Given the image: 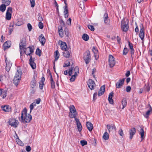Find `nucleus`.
Here are the masks:
<instances>
[{
	"mask_svg": "<svg viewBox=\"0 0 152 152\" xmlns=\"http://www.w3.org/2000/svg\"><path fill=\"white\" fill-rule=\"evenodd\" d=\"M34 49L30 46H29L28 48H25L24 50V53L26 55L30 56L29 60V64L33 69H34L36 68V64L32 59L31 55V53L34 52Z\"/></svg>",
	"mask_w": 152,
	"mask_h": 152,
	"instance_id": "nucleus-1",
	"label": "nucleus"
},
{
	"mask_svg": "<svg viewBox=\"0 0 152 152\" xmlns=\"http://www.w3.org/2000/svg\"><path fill=\"white\" fill-rule=\"evenodd\" d=\"M27 109L25 107L22 112L20 118H19L20 121L24 123L30 122L32 119L31 115L29 114L27 115Z\"/></svg>",
	"mask_w": 152,
	"mask_h": 152,
	"instance_id": "nucleus-2",
	"label": "nucleus"
},
{
	"mask_svg": "<svg viewBox=\"0 0 152 152\" xmlns=\"http://www.w3.org/2000/svg\"><path fill=\"white\" fill-rule=\"evenodd\" d=\"M129 21L127 19H124L121 21V28L123 31L126 32L129 28Z\"/></svg>",
	"mask_w": 152,
	"mask_h": 152,
	"instance_id": "nucleus-3",
	"label": "nucleus"
},
{
	"mask_svg": "<svg viewBox=\"0 0 152 152\" xmlns=\"http://www.w3.org/2000/svg\"><path fill=\"white\" fill-rule=\"evenodd\" d=\"M70 112L69 113V116L71 118H74L75 120L77 113L75 107L73 105L70 106L69 107Z\"/></svg>",
	"mask_w": 152,
	"mask_h": 152,
	"instance_id": "nucleus-4",
	"label": "nucleus"
},
{
	"mask_svg": "<svg viewBox=\"0 0 152 152\" xmlns=\"http://www.w3.org/2000/svg\"><path fill=\"white\" fill-rule=\"evenodd\" d=\"M83 58L86 64H88L90 61L91 56L90 51L87 50L84 54Z\"/></svg>",
	"mask_w": 152,
	"mask_h": 152,
	"instance_id": "nucleus-5",
	"label": "nucleus"
},
{
	"mask_svg": "<svg viewBox=\"0 0 152 152\" xmlns=\"http://www.w3.org/2000/svg\"><path fill=\"white\" fill-rule=\"evenodd\" d=\"M109 65L110 67L114 66L115 64V61L113 56L112 55H109Z\"/></svg>",
	"mask_w": 152,
	"mask_h": 152,
	"instance_id": "nucleus-6",
	"label": "nucleus"
},
{
	"mask_svg": "<svg viewBox=\"0 0 152 152\" xmlns=\"http://www.w3.org/2000/svg\"><path fill=\"white\" fill-rule=\"evenodd\" d=\"M12 12V8L9 7L7 8L6 14V19L7 20H10L12 16L11 13Z\"/></svg>",
	"mask_w": 152,
	"mask_h": 152,
	"instance_id": "nucleus-7",
	"label": "nucleus"
},
{
	"mask_svg": "<svg viewBox=\"0 0 152 152\" xmlns=\"http://www.w3.org/2000/svg\"><path fill=\"white\" fill-rule=\"evenodd\" d=\"M9 125L13 126L15 128L17 127L18 125V120H16L13 118L10 119L9 121Z\"/></svg>",
	"mask_w": 152,
	"mask_h": 152,
	"instance_id": "nucleus-8",
	"label": "nucleus"
},
{
	"mask_svg": "<svg viewBox=\"0 0 152 152\" xmlns=\"http://www.w3.org/2000/svg\"><path fill=\"white\" fill-rule=\"evenodd\" d=\"M140 33L139 34V37L141 39L142 41H143V39L144 37V27L142 24L141 23L140 25Z\"/></svg>",
	"mask_w": 152,
	"mask_h": 152,
	"instance_id": "nucleus-9",
	"label": "nucleus"
},
{
	"mask_svg": "<svg viewBox=\"0 0 152 152\" xmlns=\"http://www.w3.org/2000/svg\"><path fill=\"white\" fill-rule=\"evenodd\" d=\"M26 39L25 38L22 39L19 44L20 49V50H23L26 45Z\"/></svg>",
	"mask_w": 152,
	"mask_h": 152,
	"instance_id": "nucleus-10",
	"label": "nucleus"
},
{
	"mask_svg": "<svg viewBox=\"0 0 152 152\" xmlns=\"http://www.w3.org/2000/svg\"><path fill=\"white\" fill-rule=\"evenodd\" d=\"M5 61L6 63L5 69L7 72H8L10 70L12 66V63H11L10 61L7 60L6 57Z\"/></svg>",
	"mask_w": 152,
	"mask_h": 152,
	"instance_id": "nucleus-11",
	"label": "nucleus"
},
{
	"mask_svg": "<svg viewBox=\"0 0 152 152\" xmlns=\"http://www.w3.org/2000/svg\"><path fill=\"white\" fill-rule=\"evenodd\" d=\"M87 84L88 87L91 90H93L94 89V86L95 85V84L94 81L92 79H89Z\"/></svg>",
	"mask_w": 152,
	"mask_h": 152,
	"instance_id": "nucleus-12",
	"label": "nucleus"
},
{
	"mask_svg": "<svg viewBox=\"0 0 152 152\" xmlns=\"http://www.w3.org/2000/svg\"><path fill=\"white\" fill-rule=\"evenodd\" d=\"M125 78L120 79L116 83V86L117 88H121L124 85Z\"/></svg>",
	"mask_w": 152,
	"mask_h": 152,
	"instance_id": "nucleus-13",
	"label": "nucleus"
},
{
	"mask_svg": "<svg viewBox=\"0 0 152 152\" xmlns=\"http://www.w3.org/2000/svg\"><path fill=\"white\" fill-rule=\"evenodd\" d=\"M136 129L134 128H132L129 131V132L130 135L129 138L131 140L134 136L136 133Z\"/></svg>",
	"mask_w": 152,
	"mask_h": 152,
	"instance_id": "nucleus-14",
	"label": "nucleus"
},
{
	"mask_svg": "<svg viewBox=\"0 0 152 152\" xmlns=\"http://www.w3.org/2000/svg\"><path fill=\"white\" fill-rule=\"evenodd\" d=\"M107 127L110 133V132H114L116 130V127L113 124H108Z\"/></svg>",
	"mask_w": 152,
	"mask_h": 152,
	"instance_id": "nucleus-15",
	"label": "nucleus"
},
{
	"mask_svg": "<svg viewBox=\"0 0 152 152\" xmlns=\"http://www.w3.org/2000/svg\"><path fill=\"white\" fill-rule=\"evenodd\" d=\"M64 4L66 5L64 7V13L65 17L67 18L68 16V9L67 6V4L66 3V0H64Z\"/></svg>",
	"mask_w": 152,
	"mask_h": 152,
	"instance_id": "nucleus-16",
	"label": "nucleus"
},
{
	"mask_svg": "<svg viewBox=\"0 0 152 152\" xmlns=\"http://www.w3.org/2000/svg\"><path fill=\"white\" fill-rule=\"evenodd\" d=\"M75 121L76 122V124L77 125L78 130L79 132H80L82 129V127L81 123L79 121V119L77 118H75Z\"/></svg>",
	"mask_w": 152,
	"mask_h": 152,
	"instance_id": "nucleus-17",
	"label": "nucleus"
},
{
	"mask_svg": "<svg viewBox=\"0 0 152 152\" xmlns=\"http://www.w3.org/2000/svg\"><path fill=\"white\" fill-rule=\"evenodd\" d=\"M39 39L42 44V45H44L45 43L46 39L42 34H41L39 37Z\"/></svg>",
	"mask_w": 152,
	"mask_h": 152,
	"instance_id": "nucleus-18",
	"label": "nucleus"
},
{
	"mask_svg": "<svg viewBox=\"0 0 152 152\" xmlns=\"http://www.w3.org/2000/svg\"><path fill=\"white\" fill-rule=\"evenodd\" d=\"M114 94V93L113 92H112L109 95L108 100L109 103L111 104H113V100L112 99V97Z\"/></svg>",
	"mask_w": 152,
	"mask_h": 152,
	"instance_id": "nucleus-19",
	"label": "nucleus"
},
{
	"mask_svg": "<svg viewBox=\"0 0 152 152\" xmlns=\"http://www.w3.org/2000/svg\"><path fill=\"white\" fill-rule=\"evenodd\" d=\"M105 90V86H102L100 89L99 90V91L98 92V95L99 96H101L103 94H104V92Z\"/></svg>",
	"mask_w": 152,
	"mask_h": 152,
	"instance_id": "nucleus-20",
	"label": "nucleus"
},
{
	"mask_svg": "<svg viewBox=\"0 0 152 152\" xmlns=\"http://www.w3.org/2000/svg\"><path fill=\"white\" fill-rule=\"evenodd\" d=\"M3 110L5 112H9L11 111V107L8 105H5L1 107Z\"/></svg>",
	"mask_w": 152,
	"mask_h": 152,
	"instance_id": "nucleus-21",
	"label": "nucleus"
},
{
	"mask_svg": "<svg viewBox=\"0 0 152 152\" xmlns=\"http://www.w3.org/2000/svg\"><path fill=\"white\" fill-rule=\"evenodd\" d=\"M58 31L59 35L61 37H62L64 36V31L61 26L60 25L58 27Z\"/></svg>",
	"mask_w": 152,
	"mask_h": 152,
	"instance_id": "nucleus-22",
	"label": "nucleus"
},
{
	"mask_svg": "<svg viewBox=\"0 0 152 152\" xmlns=\"http://www.w3.org/2000/svg\"><path fill=\"white\" fill-rule=\"evenodd\" d=\"M104 23L106 25H108L110 23V20L108 19L107 14L105 13L104 16Z\"/></svg>",
	"mask_w": 152,
	"mask_h": 152,
	"instance_id": "nucleus-23",
	"label": "nucleus"
},
{
	"mask_svg": "<svg viewBox=\"0 0 152 152\" xmlns=\"http://www.w3.org/2000/svg\"><path fill=\"white\" fill-rule=\"evenodd\" d=\"M50 81L51 84V87L52 89H54L55 88V83L53 81V79L52 78L51 74L50 73Z\"/></svg>",
	"mask_w": 152,
	"mask_h": 152,
	"instance_id": "nucleus-24",
	"label": "nucleus"
},
{
	"mask_svg": "<svg viewBox=\"0 0 152 152\" xmlns=\"http://www.w3.org/2000/svg\"><path fill=\"white\" fill-rule=\"evenodd\" d=\"M86 126L87 128L90 132L92 131L93 128V125L90 122H86Z\"/></svg>",
	"mask_w": 152,
	"mask_h": 152,
	"instance_id": "nucleus-25",
	"label": "nucleus"
},
{
	"mask_svg": "<svg viewBox=\"0 0 152 152\" xmlns=\"http://www.w3.org/2000/svg\"><path fill=\"white\" fill-rule=\"evenodd\" d=\"M22 75V71L20 69H18L17 72L16 73L15 76V77H16L17 78L21 79V76Z\"/></svg>",
	"mask_w": 152,
	"mask_h": 152,
	"instance_id": "nucleus-26",
	"label": "nucleus"
},
{
	"mask_svg": "<svg viewBox=\"0 0 152 152\" xmlns=\"http://www.w3.org/2000/svg\"><path fill=\"white\" fill-rule=\"evenodd\" d=\"M61 47L62 50H67V45L66 43L64 42L61 41Z\"/></svg>",
	"mask_w": 152,
	"mask_h": 152,
	"instance_id": "nucleus-27",
	"label": "nucleus"
},
{
	"mask_svg": "<svg viewBox=\"0 0 152 152\" xmlns=\"http://www.w3.org/2000/svg\"><path fill=\"white\" fill-rule=\"evenodd\" d=\"M152 113V109L151 107L150 106L149 109L146 112L145 114L144 115V117L146 118H148L149 115Z\"/></svg>",
	"mask_w": 152,
	"mask_h": 152,
	"instance_id": "nucleus-28",
	"label": "nucleus"
},
{
	"mask_svg": "<svg viewBox=\"0 0 152 152\" xmlns=\"http://www.w3.org/2000/svg\"><path fill=\"white\" fill-rule=\"evenodd\" d=\"M21 79L17 78L16 77H14L13 80V83L16 86H17L19 83Z\"/></svg>",
	"mask_w": 152,
	"mask_h": 152,
	"instance_id": "nucleus-29",
	"label": "nucleus"
},
{
	"mask_svg": "<svg viewBox=\"0 0 152 152\" xmlns=\"http://www.w3.org/2000/svg\"><path fill=\"white\" fill-rule=\"evenodd\" d=\"M11 45V42L10 41H7L5 42L4 44V49L5 50L9 48Z\"/></svg>",
	"mask_w": 152,
	"mask_h": 152,
	"instance_id": "nucleus-30",
	"label": "nucleus"
},
{
	"mask_svg": "<svg viewBox=\"0 0 152 152\" xmlns=\"http://www.w3.org/2000/svg\"><path fill=\"white\" fill-rule=\"evenodd\" d=\"M141 128V129L140 130V134L141 136V141H142L145 138L144 136V131L143 128Z\"/></svg>",
	"mask_w": 152,
	"mask_h": 152,
	"instance_id": "nucleus-31",
	"label": "nucleus"
},
{
	"mask_svg": "<svg viewBox=\"0 0 152 152\" xmlns=\"http://www.w3.org/2000/svg\"><path fill=\"white\" fill-rule=\"evenodd\" d=\"M64 56L66 58H69L70 56V54L69 52L67 50H64V52L63 53Z\"/></svg>",
	"mask_w": 152,
	"mask_h": 152,
	"instance_id": "nucleus-32",
	"label": "nucleus"
},
{
	"mask_svg": "<svg viewBox=\"0 0 152 152\" xmlns=\"http://www.w3.org/2000/svg\"><path fill=\"white\" fill-rule=\"evenodd\" d=\"M6 6L4 4H1L0 6V10L2 12H4L6 10Z\"/></svg>",
	"mask_w": 152,
	"mask_h": 152,
	"instance_id": "nucleus-33",
	"label": "nucleus"
},
{
	"mask_svg": "<svg viewBox=\"0 0 152 152\" xmlns=\"http://www.w3.org/2000/svg\"><path fill=\"white\" fill-rule=\"evenodd\" d=\"M59 54L58 50H56L55 52L54 57L55 58V61H56L59 58Z\"/></svg>",
	"mask_w": 152,
	"mask_h": 152,
	"instance_id": "nucleus-34",
	"label": "nucleus"
},
{
	"mask_svg": "<svg viewBox=\"0 0 152 152\" xmlns=\"http://www.w3.org/2000/svg\"><path fill=\"white\" fill-rule=\"evenodd\" d=\"M82 39L85 41H88L89 39V36L86 34H84L82 37Z\"/></svg>",
	"mask_w": 152,
	"mask_h": 152,
	"instance_id": "nucleus-35",
	"label": "nucleus"
},
{
	"mask_svg": "<svg viewBox=\"0 0 152 152\" xmlns=\"http://www.w3.org/2000/svg\"><path fill=\"white\" fill-rule=\"evenodd\" d=\"M109 134L107 132H105L103 136V138L105 140H108L109 139Z\"/></svg>",
	"mask_w": 152,
	"mask_h": 152,
	"instance_id": "nucleus-36",
	"label": "nucleus"
},
{
	"mask_svg": "<svg viewBox=\"0 0 152 152\" xmlns=\"http://www.w3.org/2000/svg\"><path fill=\"white\" fill-rule=\"evenodd\" d=\"M122 104L123 105L122 109H123L126 105L127 102L126 99H123L122 101Z\"/></svg>",
	"mask_w": 152,
	"mask_h": 152,
	"instance_id": "nucleus-37",
	"label": "nucleus"
},
{
	"mask_svg": "<svg viewBox=\"0 0 152 152\" xmlns=\"http://www.w3.org/2000/svg\"><path fill=\"white\" fill-rule=\"evenodd\" d=\"M2 3L5 4L7 6L9 5L11 3V0H2Z\"/></svg>",
	"mask_w": 152,
	"mask_h": 152,
	"instance_id": "nucleus-38",
	"label": "nucleus"
},
{
	"mask_svg": "<svg viewBox=\"0 0 152 152\" xmlns=\"http://www.w3.org/2000/svg\"><path fill=\"white\" fill-rule=\"evenodd\" d=\"M36 81L35 80H33L31 81V87L32 88H33L35 86H36Z\"/></svg>",
	"mask_w": 152,
	"mask_h": 152,
	"instance_id": "nucleus-39",
	"label": "nucleus"
},
{
	"mask_svg": "<svg viewBox=\"0 0 152 152\" xmlns=\"http://www.w3.org/2000/svg\"><path fill=\"white\" fill-rule=\"evenodd\" d=\"M36 54L39 56H40L41 55V51L38 48L36 49Z\"/></svg>",
	"mask_w": 152,
	"mask_h": 152,
	"instance_id": "nucleus-40",
	"label": "nucleus"
},
{
	"mask_svg": "<svg viewBox=\"0 0 152 152\" xmlns=\"http://www.w3.org/2000/svg\"><path fill=\"white\" fill-rule=\"evenodd\" d=\"M75 74L77 75V74L79 73V68L77 66H76L74 68Z\"/></svg>",
	"mask_w": 152,
	"mask_h": 152,
	"instance_id": "nucleus-41",
	"label": "nucleus"
},
{
	"mask_svg": "<svg viewBox=\"0 0 152 152\" xmlns=\"http://www.w3.org/2000/svg\"><path fill=\"white\" fill-rule=\"evenodd\" d=\"M128 52V49L126 48V46L124 48L123 51V54L124 55H126Z\"/></svg>",
	"mask_w": 152,
	"mask_h": 152,
	"instance_id": "nucleus-42",
	"label": "nucleus"
},
{
	"mask_svg": "<svg viewBox=\"0 0 152 152\" xmlns=\"http://www.w3.org/2000/svg\"><path fill=\"white\" fill-rule=\"evenodd\" d=\"M92 51L94 54V56L95 57V54H96L98 53V50L95 47H93L92 49Z\"/></svg>",
	"mask_w": 152,
	"mask_h": 152,
	"instance_id": "nucleus-43",
	"label": "nucleus"
},
{
	"mask_svg": "<svg viewBox=\"0 0 152 152\" xmlns=\"http://www.w3.org/2000/svg\"><path fill=\"white\" fill-rule=\"evenodd\" d=\"M65 34L66 37H68L69 36V32L68 28L66 27H65L64 29Z\"/></svg>",
	"mask_w": 152,
	"mask_h": 152,
	"instance_id": "nucleus-44",
	"label": "nucleus"
},
{
	"mask_svg": "<svg viewBox=\"0 0 152 152\" xmlns=\"http://www.w3.org/2000/svg\"><path fill=\"white\" fill-rule=\"evenodd\" d=\"M77 75L74 74V75H72L71 76L70 79V81L71 82H73L75 80L76 77Z\"/></svg>",
	"mask_w": 152,
	"mask_h": 152,
	"instance_id": "nucleus-45",
	"label": "nucleus"
},
{
	"mask_svg": "<svg viewBox=\"0 0 152 152\" xmlns=\"http://www.w3.org/2000/svg\"><path fill=\"white\" fill-rule=\"evenodd\" d=\"M88 29H90L92 31H94V26L91 25H88Z\"/></svg>",
	"mask_w": 152,
	"mask_h": 152,
	"instance_id": "nucleus-46",
	"label": "nucleus"
},
{
	"mask_svg": "<svg viewBox=\"0 0 152 152\" xmlns=\"http://www.w3.org/2000/svg\"><path fill=\"white\" fill-rule=\"evenodd\" d=\"M73 67H71L70 69L69 70L68 73L69 76H71L72 74V71L73 70Z\"/></svg>",
	"mask_w": 152,
	"mask_h": 152,
	"instance_id": "nucleus-47",
	"label": "nucleus"
},
{
	"mask_svg": "<svg viewBox=\"0 0 152 152\" xmlns=\"http://www.w3.org/2000/svg\"><path fill=\"white\" fill-rule=\"evenodd\" d=\"M80 143L82 146H84L87 144V142L86 140H82L80 141Z\"/></svg>",
	"mask_w": 152,
	"mask_h": 152,
	"instance_id": "nucleus-48",
	"label": "nucleus"
},
{
	"mask_svg": "<svg viewBox=\"0 0 152 152\" xmlns=\"http://www.w3.org/2000/svg\"><path fill=\"white\" fill-rule=\"evenodd\" d=\"M129 43V48L131 50H134L133 48V44L130 42L128 41Z\"/></svg>",
	"mask_w": 152,
	"mask_h": 152,
	"instance_id": "nucleus-49",
	"label": "nucleus"
},
{
	"mask_svg": "<svg viewBox=\"0 0 152 152\" xmlns=\"http://www.w3.org/2000/svg\"><path fill=\"white\" fill-rule=\"evenodd\" d=\"M7 91L6 90H4L2 94H3V99L5 98L7 96Z\"/></svg>",
	"mask_w": 152,
	"mask_h": 152,
	"instance_id": "nucleus-50",
	"label": "nucleus"
},
{
	"mask_svg": "<svg viewBox=\"0 0 152 152\" xmlns=\"http://www.w3.org/2000/svg\"><path fill=\"white\" fill-rule=\"evenodd\" d=\"M30 2L31 4V7H33L35 6V1L34 0H30Z\"/></svg>",
	"mask_w": 152,
	"mask_h": 152,
	"instance_id": "nucleus-51",
	"label": "nucleus"
},
{
	"mask_svg": "<svg viewBox=\"0 0 152 152\" xmlns=\"http://www.w3.org/2000/svg\"><path fill=\"white\" fill-rule=\"evenodd\" d=\"M118 134H119L122 137H123V136L124 135V132L122 130V129H120L118 131Z\"/></svg>",
	"mask_w": 152,
	"mask_h": 152,
	"instance_id": "nucleus-52",
	"label": "nucleus"
},
{
	"mask_svg": "<svg viewBox=\"0 0 152 152\" xmlns=\"http://www.w3.org/2000/svg\"><path fill=\"white\" fill-rule=\"evenodd\" d=\"M38 26L39 28L41 29H42L44 27L43 24L41 22H39V23Z\"/></svg>",
	"mask_w": 152,
	"mask_h": 152,
	"instance_id": "nucleus-53",
	"label": "nucleus"
},
{
	"mask_svg": "<svg viewBox=\"0 0 152 152\" xmlns=\"http://www.w3.org/2000/svg\"><path fill=\"white\" fill-rule=\"evenodd\" d=\"M27 27L29 31H31L32 29V27L30 23H28L27 24Z\"/></svg>",
	"mask_w": 152,
	"mask_h": 152,
	"instance_id": "nucleus-54",
	"label": "nucleus"
},
{
	"mask_svg": "<svg viewBox=\"0 0 152 152\" xmlns=\"http://www.w3.org/2000/svg\"><path fill=\"white\" fill-rule=\"evenodd\" d=\"M134 50H131L130 51V53L131 55V56L132 60H133V55H134Z\"/></svg>",
	"mask_w": 152,
	"mask_h": 152,
	"instance_id": "nucleus-55",
	"label": "nucleus"
},
{
	"mask_svg": "<svg viewBox=\"0 0 152 152\" xmlns=\"http://www.w3.org/2000/svg\"><path fill=\"white\" fill-rule=\"evenodd\" d=\"M41 14L40 13H39L38 15L39 16L38 20L39 21V22H41L43 20L42 17L41 16Z\"/></svg>",
	"mask_w": 152,
	"mask_h": 152,
	"instance_id": "nucleus-56",
	"label": "nucleus"
},
{
	"mask_svg": "<svg viewBox=\"0 0 152 152\" xmlns=\"http://www.w3.org/2000/svg\"><path fill=\"white\" fill-rule=\"evenodd\" d=\"M10 28H9V33L10 34H11L12 32V31L13 29V25H12V26H10Z\"/></svg>",
	"mask_w": 152,
	"mask_h": 152,
	"instance_id": "nucleus-57",
	"label": "nucleus"
},
{
	"mask_svg": "<svg viewBox=\"0 0 152 152\" xmlns=\"http://www.w3.org/2000/svg\"><path fill=\"white\" fill-rule=\"evenodd\" d=\"M26 151L27 152H30L31 150V148L30 146L28 145V146H27L26 147Z\"/></svg>",
	"mask_w": 152,
	"mask_h": 152,
	"instance_id": "nucleus-58",
	"label": "nucleus"
},
{
	"mask_svg": "<svg viewBox=\"0 0 152 152\" xmlns=\"http://www.w3.org/2000/svg\"><path fill=\"white\" fill-rule=\"evenodd\" d=\"M39 88L40 89H42L43 87V85H44V83L42 82H40L39 83Z\"/></svg>",
	"mask_w": 152,
	"mask_h": 152,
	"instance_id": "nucleus-59",
	"label": "nucleus"
},
{
	"mask_svg": "<svg viewBox=\"0 0 152 152\" xmlns=\"http://www.w3.org/2000/svg\"><path fill=\"white\" fill-rule=\"evenodd\" d=\"M34 103L31 104L30 106V112L33 109L34 107Z\"/></svg>",
	"mask_w": 152,
	"mask_h": 152,
	"instance_id": "nucleus-60",
	"label": "nucleus"
},
{
	"mask_svg": "<svg viewBox=\"0 0 152 152\" xmlns=\"http://www.w3.org/2000/svg\"><path fill=\"white\" fill-rule=\"evenodd\" d=\"M70 64L69 62H68V63H64V64L63 67H65L66 66H70Z\"/></svg>",
	"mask_w": 152,
	"mask_h": 152,
	"instance_id": "nucleus-61",
	"label": "nucleus"
},
{
	"mask_svg": "<svg viewBox=\"0 0 152 152\" xmlns=\"http://www.w3.org/2000/svg\"><path fill=\"white\" fill-rule=\"evenodd\" d=\"M131 88L130 86H127L126 88V91L127 92H129L130 91Z\"/></svg>",
	"mask_w": 152,
	"mask_h": 152,
	"instance_id": "nucleus-62",
	"label": "nucleus"
},
{
	"mask_svg": "<svg viewBox=\"0 0 152 152\" xmlns=\"http://www.w3.org/2000/svg\"><path fill=\"white\" fill-rule=\"evenodd\" d=\"M97 96V92H95L93 95V99L94 100H95L96 99V96Z\"/></svg>",
	"mask_w": 152,
	"mask_h": 152,
	"instance_id": "nucleus-63",
	"label": "nucleus"
},
{
	"mask_svg": "<svg viewBox=\"0 0 152 152\" xmlns=\"http://www.w3.org/2000/svg\"><path fill=\"white\" fill-rule=\"evenodd\" d=\"M71 19L69 18L67 20V23L68 25H71Z\"/></svg>",
	"mask_w": 152,
	"mask_h": 152,
	"instance_id": "nucleus-64",
	"label": "nucleus"
}]
</instances>
